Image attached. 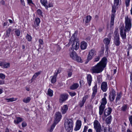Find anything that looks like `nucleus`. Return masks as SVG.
Instances as JSON below:
<instances>
[{
  "label": "nucleus",
  "mask_w": 132,
  "mask_h": 132,
  "mask_svg": "<svg viewBox=\"0 0 132 132\" xmlns=\"http://www.w3.org/2000/svg\"><path fill=\"white\" fill-rule=\"evenodd\" d=\"M53 91L50 89H49L48 90V95L50 96H52L53 95Z\"/></svg>",
  "instance_id": "33"
},
{
  "label": "nucleus",
  "mask_w": 132,
  "mask_h": 132,
  "mask_svg": "<svg viewBox=\"0 0 132 132\" xmlns=\"http://www.w3.org/2000/svg\"><path fill=\"white\" fill-rule=\"evenodd\" d=\"M122 93L121 92H118L117 94V97L116 99H120L121 98Z\"/></svg>",
  "instance_id": "32"
},
{
  "label": "nucleus",
  "mask_w": 132,
  "mask_h": 132,
  "mask_svg": "<svg viewBox=\"0 0 132 132\" xmlns=\"http://www.w3.org/2000/svg\"><path fill=\"white\" fill-rule=\"evenodd\" d=\"M106 59L104 57L101 61L95 66L92 67L90 70L92 73H99L101 72L106 66Z\"/></svg>",
  "instance_id": "1"
},
{
  "label": "nucleus",
  "mask_w": 132,
  "mask_h": 132,
  "mask_svg": "<svg viewBox=\"0 0 132 132\" xmlns=\"http://www.w3.org/2000/svg\"><path fill=\"white\" fill-rule=\"evenodd\" d=\"M93 125L94 128L96 132H101L102 131L101 126L98 120H95L94 122Z\"/></svg>",
  "instance_id": "5"
},
{
  "label": "nucleus",
  "mask_w": 132,
  "mask_h": 132,
  "mask_svg": "<svg viewBox=\"0 0 132 132\" xmlns=\"http://www.w3.org/2000/svg\"><path fill=\"white\" fill-rule=\"evenodd\" d=\"M101 88L102 90L104 92H106L107 89V83L106 82H102L101 85Z\"/></svg>",
  "instance_id": "12"
},
{
  "label": "nucleus",
  "mask_w": 132,
  "mask_h": 132,
  "mask_svg": "<svg viewBox=\"0 0 132 132\" xmlns=\"http://www.w3.org/2000/svg\"><path fill=\"white\" fill-rule=\"evenodd\" d=\"M103 98L102 99H106V96H107V95L106 93H104L103 95Z\"/></svg>",
  "instance_id": "64"
},
{
  "label": "nucleus",
  "mask_w": 132,
  "mask_h": 132,
  "mask_svg": "<svg viewBox=\"0 0 132 132\" xmlns=\"http://www.w3.org/2000/svg\"><path fill=\"white\" fill-rule=\"evenodd\" d=\"M96 52L94 49H92L90 50L88 55L87 61H86V63H87L89 60H91L93 57L96 55Z\"/></svg>",
  "instance_id": "7"
},
{
  "label": "nucleus",
  "mask_w": 132,
  "mask_h": 132,
  "mask_svg": "<svg viewBox=\"0 0 132 132\" xmlns=\"http://www.w3.org/2000/svg\"><path fill=\"white\" fill-rule=\"evenodd\" d=\"M23 101L26 103H27L30 101V100H23Z\"/></svg>",
  "instance_id": "53"
},
{
  "label": "nucleus",
  "mask_w": 132,
  "mask_h": 132,
  "mask_svg": "<svg viewBox=\"0 0 132 132\" xmlns=\"http://www.w3.org/2000/svg\"><path fill=\"white\" fill-rule=\"evenodd\" d=\"M68 95L67 94H63L61 95L62 99H67L68 98Z\"/></svg>",
  "instance_id": "28"
},
{
  "label": "nucleus",
  "mask_w": 132,
  "mask_h": 132,
  "mask_svg": "<svg viewBox=\"0 0 132 132\" xmlns=\"http://www.w3.org/2000/svg\"><path fill=\"white\" fill-rule=\"evenodd\" d=\"M11 31V29L9 28H8L6 30V36L7 37H9L10 35V32Z\"/></svg>",
  "instance_id": "35"
},
{
  "label": "nucleus",
  "mask_w": 132,
  "mask_h": 132,
  "mask_svg": "<svg viewBox=\"0 0 132 132\" xmlns=\"http://www.w3.org/2000/svg\"><path fill=\"white\" fill-rule=\"evenodd\" d=\"M27 125L26 123L25 122H23L22 123V127H25Z\"/></svg>",
  "instance_id": "52"
},
{
  "label": "nucleus",
  "mask_w": 132,
  "mask_h": 132,
  "mask_svg": "<svg viewBox=\"0 0 132 132\" xmlns=\"http://www.w3.org/2000/svg\"><path fill=\"white\" fill-rule=\"evenodd\" d=\"M72 70H68L67 71L68 75V77H70L72 74Z\"/></svg>",
  "instance_id": "37"
},
{
  "label": "nucleus",
  "mask_w": 132,
  "mask_h": 132,
  "mask_svg": "<svg viewBox=\"0 0 132 132\" xmlns=\"http://www.w3.org/2000/svg\"><path fill=\"white\" fill-rule=\"evenodd\" d=\"M130 0H126L125 3L126 6H128L129 5Z\"/></svg>",
  "instance_id": "47"
},
{
  "label": "nucleus",
  "mask_w": 132,
  "mask_h": 132,
  "mask_svg": "<svg viewBox=\"0 0 132 132\" xmlns=\"http://www.w3.org/2000/svg\"><path fill=\"white\" fill-rule=\"evenodd\" d=\"M40 22V19L39 18H37L36 19L35 22L34 24L35 26H37L39 25Z\"/></svg>",
  "instance_id": "24"
},
{
  "label": "nucleus",
  "mask_w": 132,
  "mask_h": 132,
  "mask_svg": "<svg viewBox=\"0 0 132 132\" xmlns=\"http://www.w3.org/2000/svg\"><path fill=\"white\" fill-rule=\"evenodd\" d=\"M21 2L22 4L24 6H25V4L24 0H21Z\"/></svg>",
  "instance_id": "60"
},
{
  "label": "nucleus",
  "mask_w": 132,
  "mask_h": 132,
  "mask_svg": "<svg viewBox=\"0 0 132 132\" xmlns=\"http://www.w3.org/2000/svg\"><path fill=\"white\" fill-rule=\"evenodd\" d=\"M28 3L30 5L34 4L32 0H27Z\"/></svg>",
  "instance_id": "46"
},
{
  "label": "nucleus",
  "mask_w": 132,
  "mask_h": 132,
  "mask_svg": "<svg viewBox=\"0 0 132 132\" xmlns=\"http://www.w3.org/2000/svg\"><path fill=\"white\" fill-rule=\"evenodd\" d=\"M116 92L115 90L112 89L110 92L109 98L110 99H114L116 97Z\"/></svg>",
  "instance_id": "14"
},
{
  "label": "nucleus",
  "mask_w": 132,
  "mask_h": 132,
  "mask_svg": "<svg viewBox=\"0 0 132 132\" xmlns=\"http://www.w3.org/2000/svg\"><path fill=\"white\" fill-rule=\"evenodd\" d=\"M23 120V119L22 118L19 117H17L16 118V120H14V122L15 123L18 124Z\"/></svg>",
  "instance_id": "18"
},
{
  "label": "nucleus",
  "mask_w": 132,
  "mask_h": 132,
  "mask_svg": "<svg viewBox=\"0 0 132 132\" xmlns=\"http://www.w3.org/2000/svg\"><path fill=\"white\" fill-rule=\"evenodd\" d=\"M60 71L59 70H57V71L56 73H54V75H56V76H57V75L58 74L60 73Z\"/></svg>",
  "instance_id": "61"
},
{
  "label": "nucleus",
  "mask_w": 132,
  "mask_h": 132,
  "mask_svg": "<svg viewBox=\"0 0 132 132\" xmlns=\"http://www.w3.org/2000/svg\"><path fill=\"white\" fill-rule=\"evenodd\" d=\"M114 20H111L110 24L111 25V27H112V26H113L114 25Z\"/></svg>",
  "instance_id": "55"
},
{
  "label": "nucleus",
  "mask_w": 132,
  "mask_h": 132,
  "mask_svg": "<svg viewBox=\"0 0 132 132\" xmlns=\"http://www.w3.org/2000/svg\"><path fill=\"white\" fill-rule=\"evenodd\" d=\"M105 48L106 51L108 52L109 48V46L108 45H106L105 46Z\"/></svg>",
  "instance_id": "62"
},
{
  "label": "nucleus",
  "mask_w": 132,
  "mask_h": 132,
  "mask_svg": "<svg viewBox=\"0 0 132 132\" xmlns=\"http://www.w3.org/2000/svg\"><path fill=\"white\" fill-rule=\"evenodd\" d=\"M74 40L72 41L73 43L72 44V49L73 50L75 49L76 50H77L79 47V42L78 39H75V38H73Z\"/></svg>",
  "instance_id": "8"
},
{
  "label": "nucleus",
  "mask_w": 132,
  "mask_h": 132,
  "mask_svg": "<svg viewBox=\"0 0 132 132\" xmlns=\"http://www.w3.org/2000/svg\"><path fill=\"white\" fill-rule=\"evenodd\" d=\"M112 117L110 116L108 117L106 120V123L107 124H109L111 123V121Z\"/></svg>",
  "instance_id": "27"
},
{
  "label": "nucleus",
  "mask_w": 132,
  "mask_h": 132,
  "mask_svg": "<svg viewBox=\"0 0 132 132\" xmlns=\"http://www.w3.org/2000/svg\"><path fill=\"white\" fill-rule=\"evenodd\" d=\"M39 46L40 45H43L44 44L43 41L42 39H39Z\"/></svg>",
  "instance_id": "48"
},
{
  "label": "nucleus",
  "mask_w": 132,
  "mask_h": 132,
  "mask_svg": "<svg viewBox=\"0 0 132 132\" xmlns=\"http://www.w3.org/2000/svg\"><path fill=\"white\" fill-rule=\"evenodd\" d=\"M120 35L122 38L123 39H126V31H127L126 28L125 29L123 26L121 27L120 28Z\"/></svg>",
  "instance_id": "10"
},
{
  "label": "nucleus",
  "mask_w": 132,
  "mask_h": 132,
  "mask_svg": "<svg viewBox=\"0 0 132 132\" xmlns=\"http://www.w3.org/2000/svg\"><path fill=\"white\" fill-rule=\"evenodd\" d=\"M87 81L89 86H90L92 81V77L90 75H88L87 76Z\"/></svg>",
  "instance_id": "20"
},
{
  "label": "nucleus",
  "mask_w": 132,
  "mask_h": 132,
  "mask_svg": "<svg viewBox=\"0 0 132 132\" xmlns=\"http://www.w3.org/2000/svg\"><path fill=\"white\" fill-rule=\"evenodd\" d=\"M41 3L45 7L46 9L48 8V3L46 0H41Z\"/></svg>",
  "instance_id": "22"
},
{
  "label": "nucleus",
  "mask_w": 132,
  "mask_h": 132,
  "mask_svg": "<svg viewBox=\"0 0 132 132\" xmlns=\"http://www.w3.org/2000/svg\"><path fill=\"white\" fill-rule=\"evenodd\" d=\"M114 42L117 46L119 45L120 42L119 40V35L118 33L117 30H116L114 32Z\"/></svg>",
  "instance_id": "6"
},
{
  "label": "nucleus",
  "mask_w": 132,
  "mask_h": 132,
  "mask_svg": "<svg viewBox=\"0 0 132 132\" xmlns=\"http://www.w3.org/2000/svg\"><path fill=\"white\" fill-rule=\"evenodd\" d=\"M61 118V114L59 112H56L55 115L54 122L57 123L60 121Z\"/></svg>",
  "instance_id": "11"
},
{
  "label": "nucleus",
  "mask_w": 132,
  "mask_h": 132,
  "mask_svg": "<svg viewBox=\"0 0 132 132\" xmlns=\"http://www.w3.org/2000/svg\"><path fill=\"white\" fill-rule=\"evenodd\" d=\"M10 64L9 63H7L6 64L4 63L3 66L2 67L3 68H6L9 67Z\"/></svg>",
  "instance_id": "36"
},
{
  "label": "nucleus",
  "mask_w": 132,
  "mask_h": 132,
  "mask_svg": "<svg viewBox=\"0 0 132 132\" xmlns=\"http://www.w3.org/2000/svg\"><path fill=\"white\" fill-rule=\"evenodd\" d=\"M110 38H105L104 40V42L105 44H106V45H108L110 43Z\"/></svg>",
  "instance_id": "29"
},
{
  "label": "nucleus",
  "mask_w": 132,
  "mask_h": 132,
  "mask_svg": "<svg viewBox=\"0 0 132 132\" xmlns=\"http://www.w3.org/2000/svg\"><path fill=\"white\" fill-rule=\"evenodd\" d=\"M68 107L66 105H64L62 108L61 111L63 114H65L68 110Z\"/></svg>",
  "instance_id": "17"
},
{
  "label": "nucleus",
  "mask_w": 132,
  "mask_h": 132,
  "mask_svg": "<svg viewBox=\"0 0 132 132\" xmlns=\"http://www.w3.org/2000/svg\"><path fill=\"white\" fill-rule=\"evenodd\" d=\"M56 124L57 123H55V122H54L53 124L51 126V129L50 130V132H52L53 131L54 129V128Z\"/></svg>",
  "instance_id": "38"
},
{
  "label": "nucleus",
  "mask_w": 132,
  "mask_h": 132,
  "mask_svg": "<svg viewBox=\"0 0 132 132\" xmlns=\"http://www.w3.org/2000/svg\"><path fill=\"white\" fill-rule=\"evenodd\" d=\"M129 120L131 126H132V116H130L129 117Z\"/></svg>",
  "instance_id": "50"
},
{
  "label": "nucleus",
  "mask_w": 132,
  "mask_h": 132,
  "mask_svg": "<svg viewBox=\"0 0 132 132\" xmlns=\"http://www.w3.org/2000/svg\"><path fill=\"white\" fill-rule=\"evenodd\" d=\"M15 34L17 36H19L20 34V31L19 29H16L15 31Z\"/></svg>",
  "instance_id": "41"
},
{
  "label": "nucleus",
  "mask_w": 132,
  "mask_h": 132,
  "mask_svg": "<svg viewBox=\"0 0 132 132\" xmlns=\"http://www.w3.org/2000/svg\"><path fill=\"white\" fill-rule=\"evenodd\" d=\"M7 102H13L15 101L16 100H6Z\"/></svg>",
  "instance_id": "59"
},
{
  "label": "nucleus",
  "mask_w": 132,
  "mask_h": 132,
  "mask_svg": "<svg viewBox=\"0 0 132 132\" xmlns=\"http://www.w3.org/2000/svg\"><path fill=\"white\" fill-rule=\"evenodd\" d=\"M37 13L39 15L41 16L42 15V12L40 9H38L37 10Z\"/></svg>",
  "instance_id": "45"
},
{
  "label": "nucleus",
  "mask_w": 132,
  "mask_h": 132,
  "mask_svg": "<svg viewBox=\"0 0 132 132\" xmlns=\"http://www.w3.org/2000/svg\"><path fill=\"white\" fill-rule=\"evenodd\" d=\"M79 86V85L77 83H75L70 86V88L72 90H75L77 89Z\"/></svg>",
  "instance_id": "21"
},
{
  "label": "nucleus",
  "mask_w": 132,
  "mask_h": 132,
  "mask_svg": "<svg viewBox=\"0 0 132 132\" xmlns=\"http://www.w3.org/2000/svg\"><path fill=\"white\" fill-rule=\"evenodd\" d=\"M88 126H85L84 129V130L82 132H86V131L88 128Z\"/></svg>",
  "instance_id": "51"
},
{
  "label": "nucleus",
  "mask_w": 132,
  "mask_h": 132,
  "mask_svg": "<svg viewBox=\"0 0 132 132\" xmlns=\"http://www.w3.org/2000/svg\"><path fill=\"white\" fill-rule=\"evenodd\" d=\"M64 126L66 130L69 132H71L73 130V122L71 119H67L64 123Z\"/></svg>",
  "instance_id": "2"
},
{
  "label": "nucleus",
  "mask_w": 132,
  "mask_h": 132,
  "mask_svg": "<svg viewBox=\"0 0 132 132\" xmlns=\"http://www.w3.org/2000/svg\"><path fill=\"white\" fill-rule=\"evenodd\" d=\"M5 84V81L4 80H0V85H2Z\"/></svg>",
  "instance_id": "54"
},
{
  "label": "nucleus",
  "mask_w": 132,
  "mask_h": 132,
  "mask_svg": "<svg viewBox=\"0 0 132 132\" xmlns=\"http://www.w3.org/2000/svg\"><path fill=\"white\" fill-rule=\"evenodd\" d=\"M57 77L56 75H54L52 77V78L51 80V82L52 83H54L56 82Z\"/></svg>",
  "instance_id": "26"
},
{
  "label": "nucleus",
  "mask_w": 132,
  "mask_h": 132,
  "mask_svg": "<svg viewBox=\"0 0 132 132\" xmlns=\"http://www.w3.org/2000/svg\"><path fill=\"white\" fill-rule=\"evenodd\" d=\"M100 59V57L98 56L95 59L94 62H97Z\"/></svg>",
  "instance_id": "56"
},
{
  "label": "nucleus",
  "mask_w": 132,
  "mask_h": 132,
  "mask_svg": "<svg viewBox=\"0 0 132 132\" xmlns=\"http://www.w3.org/2000/svg\"><path fill=\"white\" fill-rule=\"evenodd\" d=\"M48 7H52L53 6V5L52 3H49V4L48 5Z\"/></svg>",
  "instance_id": "63"
},
{
  "label": "nucleus",
  "mask_w": 132,
  "mask_h": 132,
  "mask_svg": "<svg viewBox=\"0 0 132 132\" xmlns=\"http://www.w3.org/2000/svg\"><path fill=\"white\" fill-rule=\"evenodd\" d=\"M112 111V109L110 108L106 109L104 111V114L105 116H107L109 115Z\"/></svg>",
  "instance_id": "15"
},
{
  "label": "nucleus",
  "mask_w": 132,
  "mask_h": 132,
  "mask_svg": "<svg viewBox=\"0 0 132 132\" xmlns=\"http://www.w3.org/2000/svg\"><path fill=\"white\" fill-rule=\"evenodd\" d=\"M97 85L96 84H95V86L93 88V92L96 93L97 92Z\"/></svg>",
  "instance_id": "34"
},
{
  "label": "nucleus",
  "mask_w": 132,
  "mask_h": 132,
  "mask_svg": "<svg viewBox=\"0 0 132 132\" xmlns=\"http://www.w3.org/2000/svg\"><path fill=\"white\" fill-rule=\"evenodd\" d=\"M107 102L106 100H102L101 101V105L99 107V114L100 115L103 114Z\"/></svg>",
  "instance_id": "4"
},
{
  "label": "nucleus",
  "mask_w": 132,
  "mask_h": 132,
  "mask_svg": "<svg viewBox=\"0 0 132 132\" xmlns=\"http://www.w3.org/2000/svg\"><path fill=\"white\" fill-rule=\"evenodd\" d=\"M116 6H112V13H114L115 14V12H116Z\"/></svg>",
  "instance_id": "42"
},
{
  "label": "nucleus",
  "mask_w": 132,
  "mask_h": 132,
  "mask_svg": "<svg viewBox=\"0 0 132 132\" xmlns=\"http://www.w3.org/2000/svg\"><path fill=\"white\" fill-rule=\"evenodd\" d=\"M115 15V14L114 13H112L111 16V20H114V17Z\"/></svg>",
  "instance_id": "49"
},
{
  "label": "nucleus",
  "mask_w": 132,
  "mask_h": 132,
  "mask_svg": "<svg viewBox=\"0 0 132 132\" xmlns=\"http://www.w3.org/2000/svg\"><path fill=\"white\" fill-rule=\"evenodd\" d=\"M5 78V75L3 73H0V78L2 80L4 79Z\"/></svg>",
  "instance_id": "43"
},
{
  "label": "nucleus",
  "mask_w": 132,
  "mask_h": 132,
  "mask_svg": "<svg viewBox=\"0 0 132 132\" xmlns=\"http://www.w3.org/2000/svg\"><path fill=\"white\" fill-rule=\"evenodd\" d=\"M76 59H75L74 60L77 61L78 62L82 63V60L81 59V57L77 55V56L76 57Z\"/></svg>",
  "instance_id": "31"
},
{
  "label": "nucleus",
  "mask_w": 132,
  "mask_h": 132,
  "mask_svg": "<svg viewBox=\"0 0 132 132\" xmlns=\"http://www.w3.org/2000/svg\"><path fill=\"white\" fill-rule=\"evenodd\" d=\"M119 3V0H114V5L113 6H117L118 5Z\"/></svg>",
  "instance_id": "39"
},
{
  "label": "nucleus",
  "mask_w": 132,
  "mask_h": 132,
  "mask_svg": "<svg viewBox=\"0 0 132 132\" xmlns=\"http://www.w3.org/2000/svg\"><path fill=\"white\" fill-rule=\"evenodd\" d=\"M91 19V17L90 15H88L86 17H85L83 21H85V22L86 23L89 22Z\"/></svg>",
  "instance_id": "19"
},
{
  "label": "nucleus",
  "mask_w": 132,
  "mask_h": 132,
  "mask_svg": "<svg viewBox=\"0 0 132 132\" xmlns=\"http://www.w3.org/2000/svg\"><path fill=\"white\" fill-rule=\"evenodd\" d=\"M69 94L71 96H73L76 95V93H75L70 92Z\"/></svg>",
  "instance_id": "57"
},
{
  "label": "nucleus",
  "mask_w": 132,
  "mask_h": 132,
  "mask_svg": "<svg viewBox=\"0 0 132 132\" xmlns=\"http://www.w3.org/2000/svg\"><path fill=\"white\" fill-rule=\"evenodd\" d=\"M76 33L75 32L74 33V35H75ZM74 35H73L71 37V38L70 39L69 42V43H68L66 45V46L67 47H69L70 45V44L71 43H73V39L74 38Z\"/></svg>",
  "instance_id": "25"
},
{
  "label": "nucleus",
  "mask_w": 132,
  "mask_h": 132,
  "mask_svg": "<svg viewBox=\"0 0 132 132\" xmlns=\"http://www.w3.org/2000/svg\"><path fill=\"white\" fill-rule=\"evenodd\" d=\"M86 101V100H82L79 102V105L80 107H82Z\"/></svg>",
  "instance_id": "30"
},
{
  "label": "nucleus",
  "mask_w": 132,
  "mask_h": 132,
  "mask_svg": "<svg viewBox=\"0 0 132 132\" xmlns=\"http://www.w3.org/2000/svg\"><path fill=\"white\" fill-rule=\"evenodd\" d=\"M125 28L127 30L129 31L130 30L131 26V19L128 16L125 17Z\"/></svg>",
  "instance_id": "3"
},
{
  "label": "nucleus",
  "mask_w": 132,
  "mask_h": 132,
  "mask_svg": "<svg viewBox=\"0 0 132 132\" xmlns=\"http://www.w3.org/2000/svg\"><path fill=\"white\" fill-rule=\"evenodd\" d=\"M26 38L28 41L30 42L31 40L32 39L31 36L28 34H27L26 36Z\"/></svg>",
  "instance_id": "40"
},
{
  "label": "nucleus",
  "mask_w": 132,
  "mask_h": 132,
  "mask_svg": "<svg viewBox=\"0 0 132 132\" xmlns=\"http://www.w3.org/2000/svg\"><path fill=\"white\" fill-rule=\"evenodd\" d=\"M81 121L80 120H77L76 123V125L74 130L75 131L79 130L81 126Z\"/></svg>",
  "instance_id": "13"
},
{
  "label": "nucleus",
  "mask_w": 132,
  "mask_h": 132,
  "mask_svg": "<svg viewBox=\"0 0 132 132\" xmlns=\"http://www.w3.org/2000/svg\"><path fill=\"white\" fill-rule=\"evenodd\" d=\"M127 108V106L126 105H123L122 107L121 110L123 111H125L126 110Z\"/></svg>",
  "instance_id": "44"
},
{
  "label": "nucleus",
  "mask_w": 132,
  "mask_h": 132,
  "mask_svg": "<svg viewBox=\"0 0 132 132\" xmlns=\"http://www.w3.org/2000/svg\"><path fill=\"white\" fill-rule=\"evenodd\" d=\"M40 72H36L35 73L34 75L32 77V78L31 79V82H32L33 81V80H35V79L36 78V77L40 75Z\"/></svg>",
  "instance_id": "23"
},
{
  "label": "nucleus",
  "mask_w": 132,
  "mask_h": 132,
  "mask_svg": "<svg viewBox=\"0 0 132 132\" xmlns=\"http://www.w3.org/2000/svg\"><path fill=\"white\" fill-rule=\"evenodd\" d=\"M87 43L84 41H82L81 43L80 47L82 50L85 49L87 46Z\"/></svg>",
  "instance_id": "16"
},
{
  "label": "nucleus",
  "mask_w": 132,
  "mask_h": 132,
  "mask_svg": "<svg viewBox=\"0 0 132 132\" xmlns=\"http://www.w3.org/2000/svg\"><path fill=\"white\" fill-rule=\"evenodd\" d=\"M69 54L70 57L74 60L76 59V57L78 55L76 52L72 48L69 49Z\"/></svg>",
  "instance_id": "9"
},
{
  "label": "nucleus",
  "mask_w": 132,
  "mask_h": 132,
  "mask_svg": "<svg viewBox=\"0 0 132 132\" xmlns=\"http://www.w3.org/2000/svg\"><path fill=\"white\" fill-rule=\"evenodd\" d=\"M96 93H95L94 92L93 93L92 95V98H94L95 97V95L96 94Z\"/></svg>",
  "instance_id": "58"
}]
</instances>
